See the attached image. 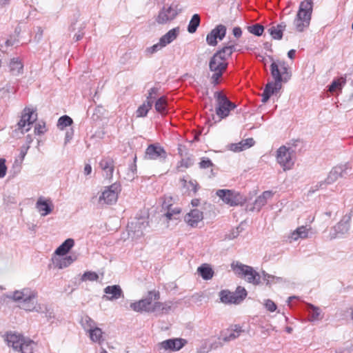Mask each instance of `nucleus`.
<instances>
[{"label": "nucleus", "instance_id": "obj_1", "mask_svg": "<svg viewBox=\"0 0 353 353\" xmlns=\"http://www.w3.org/2000/svg\"><path fill=\"white\" fill-rule=\"evenodd\" d=\"M272 61L270 72L274 81L266 84L261 94L262 103H266L272 94L277 93L282 88V83H287L292 77V71L289 65L283 60L270 57Z\"/></svg>", "mask_w": 353, "mask_h": 353}, {"label": "nucleus", "instance_id": "obj_2", "mask_svg": "<svg viewBox=\"0 0 353 353\" xmlns=\"http://www.w3.org/2000/svg\"><path fill=\"white\" fill-rule=\"evenodd\" d=\"M235 50V45L230 43L218 50L210 58L209 61V70L212 72L210 77L212 84L215 85L219 83L220 79L228 68V59Z\"/></svg>", "mask_w": 353, "mask_h": 353}, {"label": "nucleus", "instance_id": "obj_3", "mask_svg": "<svg viewBox=\"0 0 353 353\" xmlns=\"http://www.w3.org/2000/svg\"><path fill=\"white\" fill-rule=\"evenodd\" d=\"M312 12V1L305 0L300 3L299 11L294 20V25L298 32H303L309 26Z\"/></svg>", "mask_w": 353, "mask_h": 353}, {"label": "nucleus", "instance_id": "obj_4", "mask_svg": "<svg viewBox=\"0 0 353 353\" xmlns=\"http://www.w3.org/2000/svg\"><path fill=\"white\" fill-rule=\"evenodd\" d=\"M6 340L9 346L21 353H32L35 346L33 341L16 333L8 334Z\"/></svg>", "mask_w": 353, "mask_h": 353}, {"label": "nucleus", "instance_id": "obj_5", "mask_svg": "<svg viewBox=\"0 0 353 353\" xmlns=\"http://www.w3.org/2000/svg\"><path fill=\"white\" fill-rule=\"evenodd\" d=\"M232 268L236 274L244 276L248 283L255 285L261 283V276L252 267L236 262L232 263Z\"/></svg>", "mask_w": 353, "mask_h": 353}, {"label": "nucleus", "instance_id": "obj_6", "mask_svg": "<svg viewBox=\"0 0 353 353\" xmlns=\"http://www.w3.org/2000/svg\"><path fill=\"white\" fill-rule=\"evenodd\" d=\"M214 97L216 101V114L221 119L226 118L230 112L236 108V105L221 92H214Z\"/></svg>", "mask_w": 353, "mask_h": 353}, {"label": "nucleus", "instance_id": "obj_7", "mask_svg": "<svg viewBox=\"0 0 353 353\" xmlns=\"http://www.w3.org/2000/svg\"><path fill=\"white\" fill-rule=\"evenodd\" d=\"M347 164L334 167L329 172L325 180L320 181L315 186L312 187V190L311 191L314 192L319 189L325 188L326 185L334 183L339 178L343 177L347 174Z\"/></svg>", "mask_w": 353, "mask_h": 353}, {"label": "nucleus", "instance_id": "obj_8", "mask_svg": "<svg viewBox=\"0 0 353 353\" xmlns=\"http://www.w3.org/2000/svg\"><path fill=\"white\" fill-rule=\"evenodd\" d=\"M221 301L225 304H239L247 296L246 290L241 286H239L235 292H231L228 290H221L219 292Z\"/></svg>", "mask_w": 353, "mask_h": 353}, {"label": "nucleus", "instance_id": "obj_9", "mask_svg": "<svg viewBox=\"0 0 353 353\" xmlns=\"http://www.w3.org/2000/svg\"><path fill=\"white\" fill-rule=\"evenodd\" d=\"M294 150L285 145L281 146L276 151L277 163L284 171L291 170L294 164Z\"/></svg>", "mask_w": 353, "mask_h": 353}, {"label": "nucleus", "instance_id": "obj_10", "mask_svg": "<svg viewBox=\"0 0 353 353\" xmlns=\"http://www.w3.org/2000/svg\"><path fill=\"white\" fill-rule=\"evenodd\" d=\"M158 299H159V293L155 291H150L145 299L132 303L130 306L135 312H152V302Z\"/></svg>", "mask_w": 353, "mask_h": 353}, {"label": "nucleus", "instance_id": "obj_11", "mask_svg": "<svg viewBox=\"0 0 353 353\" xmlns=\"http://www.w3.org/2000/svg\"><path fill=\"white\" fill-rule=\"evenodd\" d=\"M120 192L121 185L118 183H115L106 187L99 198V203L100 205H111L117 201Z\"/></svg>", "mask_w": 353, "mask_h": 353}, {"label": "nucleus", "instance_id": "obj_12", "mask_svg": "<svg viewBox=\"0 0 353 353\" xmlns=\"http://www.w3.org/2000/svg\"><path fill=\"white\" fill-rule=\"evenodd\" d=\"M216 195L222 201L231 206L242 205L245 202V199L239 192L230 190H219Z\"/></svg>", "mask_w": 353, "mask_h": 353}, {"label": "nucleus", "instance_id": "obj_13", "mask_svg": "<svg viewBox=\"0 0 353 353\" xmlns=\"http://www.w3.org/2000/svg\"><path fill=\"white\" fill-rule=\"evenodd\" d=\"M37 115L34 111L30 108H25L23 111L21 119L17 123L18 129L22 133L30 130L31 125L37 120Z\"/></svg>", "mask_w": 353, "mask_h": 353}, {"label": "nucleus", "instance_id": "obj_14", "mask_svg": "<svg viewBox=\"0 0 353 353\" xmlns=\"http://www.w3.org/2000/svg\"><path fill=\"white\" fill-rule=\"evenodd\" d=\"M144 158L148 160H165L167 152L159 143L150 144L145 150Z\"/></svg>", "mask_w": 353, "mask_h": 353}, {"label": "nucleus", "instance_id": "obj_15", "mask_svg": "<svg viewBox=\"0 0 353 353\" xmlns=\"http://www.w3.org/2000/svg\"><path fill=\"white\" fill-rule=\"evenodd\" d=\"M351 219L350 214L344 215L341 220L332 228L333 232H330V238L335 239L339 235L347 233L350 227Z\"/></svg>", "mask_w": 353, "mask_h": 353}, {"label": "nucleus", "instance_id": "obj_16", "mask_svg": "<svg viewBox=\"0 0 353 353\" xmlns=\"http://www.w3.org/2000/svg\"><path fill=\"white\" fill-rule=\"evenodd\" d=\"M8 297L16 302H19L20 305L31 299H37V292L31 288H23L21 290L14 291Z\"/></svg>", "mask_w": 353, "mask_h": 353}, {"label": "nucleus", "instance_id": "obj_17", "mask_svg": "<svg viewBox=\"0 0 353 353\" xmlns=\"http://www.w3.org/2000/svg\"><path fill=\"white\" fill-rule=\"evenodd\" d=\"M176 15V10L172 6H169L168 8L163 7L156 18V21L159 24H165L172 21Z\"/></svg>", "mask_w": 353, "mask_h": 353}, {"label": "nucleus", "instance_id": "obj_18", "mask_svg": "<svg viewBox=\"0 0 353 353\" xmlns=\"http://www.w3.org/2000/svg\"><path fill=\"white\" fill-rule=\"evenodd\" d=\"M148 226V222L145 218L134 219L128 224V230L129 232L137 236L143 234V230Z\"/></svg>", "mask_w": 353, "mask_h": 353}, {"label": "nucleus", "instance_id": "obj_19", "mask_svg": "<svg viewBox=\"0 0 353 353\" xmlns=\"http://www.w3.org/2000/svg\"><path fill=\"white\" fill-rule=\"evenodd\" d=\"M186 343V341L183 339H172L162 341L159 344L160 349L170 351H178L181 350Z\"/></svg>", "mask_w": 353, "mask_h": 353}, {"label": "nucleus", "instance_id": "obj_20", "mask_svg": "<svg viewBox=\"0 0 353 353\" xmlns=\"http://www.w3.org/2000/svg\"><path fill=\"white\" fill-rule=\"evenodd\" d=\"M242 332L243 330L241 327L238 325H234L226 330H223L221 332L219 339L224 342H229L237 339Z\"/></svg>", "mask_w": 353, "mask_h": 353}, {"label": "nucleus", "instance_id": "obj_21", "mask_svg": "<svg viewBox=\"0 0 353 353\" xmlns=\"http://www.w3.org/2000/svg\"><path fill=\"white\" fill-rule=\"evenodd\" d=\"M36 208L40 214L45 216L52 212L54 205L50 199L46 200L43 197H40L36 203Z\"/></svg>", "mask_w": 353, "mask_h": 353}, {"label": "nucleus", "instance_id": "obj_22", "mask_svg": "<svg viewBox=\"0 0 353 353\" xmlns=\"http://www.w3.org/2000/svg\"><path fill=\"white\" fill-rule=\"evenodd\" d=\"M99 165L103 172V175L104 177L108 179H112L114 170L113 160L110 158H104L100 161Z\"/></svg>", "mask_w": 353, "mask_h": 353}, {"label": "nucleus", "instance_id": "obj_23", "mask_svg": "<svg viewBox=\"0 0 353 353\" xmlns=\"http://www.w3.org/2000/svg\"><path fill=\"white\" fill-rule=\"evenodd\" d=\"M203 212L198 209L191 210L185 216V221L191 227H196L203 219Z\"/></svg>", "mask_w": 353, "mask_h": 353}, {"label": "nucleus", "instance_id": "obj_24", "mask_svg": "<svg viewBox=\"0 0 353 353\" xmlns=\"http://www.w3.org/2000/svg\"><path fill=\"white\" fill-rule=\"evenodd\" d=\"M104 292L106 295L103 296V298L110 301L118 299L122 295L121 288L117 285L107 286L104 289Z\"/></svg>", "mask_w": 353, "mask_h": 353}, {"label": "nucleus", "instance_id": "obj_25", "mask_svg": "<svg viewBox=\"0 0 353 353\" xmlns=\"http://www.w3.org/2000/svg\"><path fill=\"white\" fill-rule=\"evenodd\" d=\"M180 32L179 27L174 28L170 30L167 33L163 35L160 39L159 41L164 46V48L172 41L176 39Z\"/></svg>", "mask_w": 353, "mask_h": 353}, {"label": "nucleus", "instance_id": "obj_26", "mask_svg": "<svg viewBox=\"0 0 353 353\" xmlns=\"http://www.w3.org/2000/svg\"><path fill=\"white\" fill-rule=\"evenodd\" d=\"M273 196L272 191H265L260 196H259L254 202L253 210L259 211L263 207L268 200L271 199Z\"/></svg>", "mask_w": 353, "mask_h": 353}, {"label": "nucleus", "instance_id": "obj_27", "mask_svg": "<svg viewBox=\"0 0 353 353\" xmlns=\"http://www.w3.org/2000/svg\"><path fill=\"white\" fill-rule=\"evenodd\" d=\"M19 307L27 312H43V307L36 301V299L27 300L21 304Z\"/></svg>", "mask_w": 353, "mask_h": 353}, {"label": "nucleus", "instance_id": "obj_28", "mask_svg": "<svg viewBox=\"0 0 353 353\" xmlns=\"http://www.w3.org/2000/svg\"><path fill=\"white\" fill-rule=\"evenodd\" d=\"M254 143L252 138H248L239 143L231 144L230 149L233 152H238L250 148L254 145Z\"/></svg>", "mask_w": 353, "mask_h": 353}, {"label": "nucleus", "instance_id": "obj_29", "mask_svg": "<svg viewBox=\"0 0 353 353\" xmlns=\"http://www.w3.org/2000/svg\"><path fill=\"white\" fill-rule=\"evenodd\" d=\"M172 303L171 301L167 302H155L152 305V312L159 314H168L172 310Z\"/></svg>", "mask_w": 353, "mask_h": 353}, {"label": "nucleus", "instance_id": "obj_30", "mask_svg": "<svg viewBox=\"0 0 353 353\" xmlns=\"http://www.w3.org/2000/svg\"><path fill=\"white\" fill-rule=\"evenodd\" d=\"M286 28V24L283 22L276 26H272L268 29V32L274 39L280 40L283 37V32Z\"/></svg>", "mask_w": 353, "mask_h": 353}, {"label": "nucleus", "instance_id": "obj_31", "mask_svg": "<svg viewBox=\"0 0 353 353\" xmlns=\"http://www.w3.org/2000/svg\"><path fill=\"white\" fill-rule=\"evenodd\" d=\"M90 340L93 343L101 344L104 341L103 332L97 326L88 332Z\"/></svg>", "mask_w": 353, "mask_h": 353}, {"label": "nucleus", "instance_id": "obj_32", "mask_svg": "<svg viewBox=\"0 0 353 353\" xmlns=\"http://www.w3.org/2000/svg\"><path fill=\"white\" fill-rule=\"evenodd\" d=\"M74 245V240L72 239H68L57 248L55 254L59 256H63L70 251Z\"/></svg>", "mask_w": 353, "mask_h": 353}, {"label": "nucleus", "instance_id": "obj_33", "mask_svg": "<svg viewBox=\"0 0 353 353\" xmlns=\"http://www.w3.org/2000/svg\"><path fill=\"white\" fill-rule=\"evenodd\" d=\"M76 260L75 256H66L65 257L56 259L54 261V265L59 269H63L68 267L72 263Z\"/></svg>", "mask_w": 353, "mask_h": 353}, {"label": "nucleus", "instance_id": "obj_34", "mask_svg": "<svg viewBox=\"0 0 353 353\" xmlns=\"http://www.w3.org/2000/svg\"><path fill=\"white\" fill-rule=\"evenodd\" d=\"M308 236V230L305 226H300L294 230L290 235L289 239L292 241H297L299 239H306Z\"/></svg>", "mask_w": 353, "mask_h": 353}, {"label": "nucleus", "instance_id": "obj_35", "mask_svg": "<svg viewBox=\"0 0 353 353\" xmlns=\"http://www.w3.org/2000/svg\"><path fill=\"white\" fill-rule=\"evenodd\" d=\"M197 271L201 276L205 280L212 279L214 274V271L208 264H203L201 266L198 268Z\"/></svg>", "mask_w": 353, "mask_h": 353}, {"label": "nucleus", "instance_id": "obj_36", "mask_svg": "<svg viewBox=\"0 0 353 353\" xmlns=\"http://www.w3.org/2000/svg\"><path fill=\"white\" fill-rule=\"evenodd\" d=\"M307 307L310 315V321H319L323 318L321 315V310L319 307H316L310 303L307 305Z\"/></svg>", "mask_w": 353, "mask_h": 353}, {"label": "nucleus", "instance_id": "obj_37", "mask_svg": "<svg viewBox=\"0 0 353 353\" xmlns=\"http://www.w3.org/2000/svg\"><path fill=\"white\" fill-rule=\"evenodd\" d=\"M81 324L86 333L97 327V323L88 316L82 317Z\"/></svg>", "mask_w": 353, "mask_h": 353}, {"label": "nucleus", "instance_id": "obj_38", "mask_svg": "<svg viewBox=\"0 0 353 353\" xmlns=\"http://www.w3.org/2000/svg\"><path fill=\"white\" fill-rule=\"evenodd\" d=\"M10 69L14 75H17L21 73L23 64L18 58H14L10 62Z\"/></svg>", "mask_w": 353, "mask_h": 353}, {"label": "nucleus", "instance_id": "obj_39", "mask_svg": "<svg viewBox=\"0 0 353 353\" xmlns=\"http://www.w3.org/2000/svg\"><path fill=\"white\" fill-rule=\"evenodd\" d=\"M200 16L198 14H194L192 17V19H190L189 24L188 26V32L191 34L194 33L200 24Z\"/></svg>", "mask_w": 353, "mask_h": 353}, {"label": "nucleus", "instance_id": "obj_40", "mask_svg": "<svg viewBox=\"0 0 353 353\" xmlns=\"http://www.w3.org/2000/svg\"><path fill=\"white\" fill-rule=\"evenodd\" d=\"M29 145H23L20 148V153L17 159H15L14 163V166H17L18 168V171L20 170L21 165L23 163V161L28 152L29 149Z\"/></svg>", "mask_w": 353, "mask_h": 353}, {"label": "nucleus", "instance_id": "obj_41", "mask_svg": "<svg viewBox=\"0 0 353 353\" xmlns=\"http://www.w3.org/2000/svg\"><path fill=\"white\" fill-rule=\"evenodd\" d=\"M346 83L345 77H341L337 79H334L330 85L329 91L332 92L336 90H341Z\"/></svg>", "mask_w": 353, "mask_h": 353}, {"label": "nucleus", "instance_id": "obj_42", "mask_svg": "<svg viewBox=\"0 0 353 353\" xmlns=\"http://www.w3.org/2000/svg\"><path fill=\"white\" fill-rule=\"evenodd\" d=\"M217 39L223 40L226 34V27L224 25L219 24L211 30Z\"/></svg>", "mask_w": 353, "mask_h": 353}, {"label": "nucleus", "instance_id": "obj_43", "mask_svg": "<svg viewBox=\"0 0 353 353\" xmlns=\"http://www.w3.org/2000/svg\"><path fill=\"white\" fill-rule=\"evenodd\" d=\"M155 110L159 113H164L167 107V101L165 97H161L158 99L155 103Z\"/></svg>", "mask_w": 353, "mask_h": 353}, {"label": "nucleus", "instance_id": "obj_44", "mask_svg": "<svg viewBox=\"0 0 353 353\" xmlns=\"http://www.w3.org/2000/svg\"><path fill=\"white\" fill-rule=\"evenodd\" d=\"M163 48H164V46L161 44V43L160 41H159L157 43H156L152 46L146 48L144 51V53H145V56L150 57L153 54L157 52L158 51L161 50Z\"/></svg>", "mask_w": 353, "mask_h": 353}, {"label": "nucleus", "instance_id": "obj_45", "mask_svg": "<svg viewBox=\"0 0 353 353\" xmlns=\"http://www.w3.org/2000/svg\"><path fill=\"white\" fill-rule=\"evenodd\" d=\"M72 123V119L70 117L64 115L59 119L57 126L63 130L64 128L71 125Z\"/></svg>", "mask_w": 353, "mask_h": 353}, {"label": "nucleus", "instance_id": "obj_46", "mask_svg": "<svg viewBox=\"0 0 353 353\" xmlns=\"http://www.w3.org/2000/svg\"><path fill=\"white\" fill-rule=\"evenodd\" d=\"M152 105L145 101L142 104L137 110V116L138 117H145L149 111L151 109Z\"/></svg>", "mask_w": 353, "mask_h": 353}, {"label": "nucleus", "instance_id": "obj_47", "mask_svg": "<svg viewBox=\"0 0 353 353\" xmlns=\"http://www.w3.org/2000/svg\"><path fill=\"white\" fill-rule=\"evenodd\" d=\"M137 176V165L135 163H131L128 169V172L125 179L127 181H132Z\"/></svg>", "mask_w": 353, "mask_h": 353}, {"label": "nucleus", "instance_id": "obj_48", "mask_svg": "<svg viewBox=\"0 0 353 353\" xmlns=\"http://www.w3.org/2000/svg\"><path fill=\"white\" fill-rule=\"evenodd\" d=\"M99 279V275L95 272L87 271L81 276V280L82 281H95Z\"/></svg>", "mask_w": 353, "mask_h": 353}, {"label": "nucleus", "instance_id": "obj_49", "mask_svg": "<svg viewBox=\"0 0 353 353\" xmlns=\"http://www.w3.org/2000/svg\"><path fill=\"white\" fill-rule=\"evenodd\" d=\"M248 30L249 32L256 36H261L263 32L264 28L262 25L256 23L253 26H248Z\"/></svg>", "mask_w": 353, "mask_h": 353}, {"label": "nucleus", "instance_id": "obj_50", "mask_svg": "<svg viewBox=\"0 0 353 353\" xmlns=\"http://www.w3.org/2000/svg\"><path fill=\"white\" fill-rule=\"evenodd\" d=\"M159 88L157 87H153L148 90V94L147 96L146 101L148 103L150 104H153L154 101L156 99L158 95Z\"/></svg>", "mask_w": 353, "mask_h": 353}, {"label": "nucleus", "instance_id": "obj_51", "mask_svg": "<svg viewBox=\"0 0 353 353\" xmlns=\"http://www.w3.org/2000/svg\"><path fill=\"white\" fill-rule=\"evenodd\" d=\"M262 276L263 281L265 282L267 285H270L272 283L275 282V281H279L281 280L280 277H276L272 275H270L265 272V271L262 272Z\"/></svg>", "mask_w": 353, "mask_h": 353}, {"label": "nucleus", "instance_id": "obj_52", "mask_svg": "<svg viewBox=\"0 0 353 353\" xmlns=\"http://www.w3.org/2000/svg\"><path fill=\"white\" fill-rule=\"evenodd\" d=\"M181 181L183 183V186L194 193L196 192L199 185L196 181H189L187 182L185 179H183Z\"/></svg>", "mask_w": 353, "mask_h": 353}, {"label": "nucleus", "instance_id": "obj_53", "mask_svg": "<svg viewBox=\"0 0 353 353\" xmlns=\"http://www.w3.org/2000/svg\"><path fill=\"white\" fill-rule=\"evenodd\" d=\"M193 165V161L190 158L182 159L177 164V169L181 170L180 168H188Z\"/></svg>", "mask_w": 353, "mask_h": 353}, {"label": "nucleus", "instance_id": "obj_54", "mask_svg": "<svg viewBox=\"0 0 353 353\" xmlns=\"http://www.w3.org/2000/svg\"><path fill=\"white\" fill-rule=\"evenodd\" d=\"M199 165L201 169H208L212 168L214 164L209 158L202 157L201 159V161L199 163Z\"/></svg>", "mask_w": 353, "mask_h": 353}, {"label": "nucleus", "instance_id": "obj_55", "mask_svg": "<svg viewBox=\"0 0 353 353\" xmlns=\"http://www.w3.org/2000/svg\"><path fill=\"white\" fill-rule=\"evenodd\" d=\"M46 131V123L44 122H39L36 123L34 127V133L37 134H43Z\"/></svg>", "mask_w": 353, "mask_h": 353}, {"label": "nucleus", "instance_id": "obj_56", "mask_svg": "<svg viewBox=\"0 0 353 353\" xmlns=\"http://www.w3.org/2000/svg\"><path fill=\"white\" fill-rule=\"evenodd\" d=\"M206 41L208 45L212 46H215L217 45V38L216 36L212 34V32L210 31V33L208 34L206 37Z\"/></svg>", "mask_w": 353, "mask_h": 353}, {"label": "nucleus", "instance_id": "obj_57", "mask_svg": "<svg viewBox=\"0 0 353 353\" xmlns=\"http://www.w3.org/2000/svg\"><path fill=\"white\" fill-rule=\"evenodd\" d=\"M265 307L268 311L271 312H274L277 307L276 304L270 299L265 300Z\"/></svg>", "mask_w": 353, "mask_h": 353}, {"label": "nucleus", "instance_id": "obj_58", "mask_svg": "<svg viewBox=\"0 0 353 353\" xmlns=\"http://www.w3.org/2000/svg\"><path fill=\"white\" fill-rule=\"evenodd\" d=\"M6 159H0V178H3L6 176Z\"/></svg>", "mask_w": 353, "mask_h": 353}, {"label": "nucleus", "instance_id": "obj_59", "mask_svg": "<svg viewBox=\"0 0 353 353\" xmlns=\"http://www.w3.org/2000/svg\"><path fill=\"white\" fill-rule=\"evenodd\" d=\"M165 217L166 218V221L168 223L171 220H178L179 217L173 216V214L171 213V205H169L168 208V211L165 214Z\"/></svg>", "mask_w": 353, "mask_h": 353}, {"label": "nucleus", "instance_id": "obj_60", "mask_svg": "<svg viewBox=\"0 0 353 353\" xmlns=\"http://www.w3.org/2000/svg\"><path fill=\"white\" fill-rule=\"evenodd\" d=\"M233 34L235 37L239 38L242 34V30L239 27H235L232 30Z\"/></svg>", "mask_w": 353, "mask_h": 353}, {"label": "nucleus", "instance_id": "obj_61", "mask_svg": "<svg viewBox=\"0 0 353 353\" xmlns=\"http://www.w3.org/2000/svg\"><path fill=\"white\" fill-rule=\"evenodd\" d=\"M72 136L73 132L72 130L70 132L68 131L65 134V143H67L68 142H69L72 139Z\"/></svg>", "mask_w": 353, "mask_h": 353}, {"label": "nucleus", "instance_id": "obj_62", "mask_svg": "<svg viewBox=\"0 0 353 353\" xmlns=\"http://www.w3.org/2000/svg\"><path fill=\"white\" fill-rule=\"evenodd\" d=\"M84 174L85 175H89L92 172V167L90 164H86L84 167Z\"/></svg>", "mask_w": 353, "mask_h": 353}, {"label": "nucleus", "instance_id": "obj_63", "mask_svg": "<svg viewBox=\"0 0 353 353\" xmlns=\"http://www.w3.org/2000/svg\"><path fill=\"white\" fill-rule=\"evenodd\" d=\"M180 212H181V210L179 208H172L171 207V213L173 214V216L178 217Z\"/></svg>", "mask_w": 353, "mask_h": 353}, {"label": "nucleus", "instance_id": "obj_64", "mask_svg": "<svg viewBox=\"0 0 353 353\" xmlns=\"http://www.w3.org/2000/svg\"><path fill=\"white\" fill-rule=\"evenodd\" d=\"M295 53H296V50H290L288 52V57L292 59L294 58V56H295Z\"/></svg>", "mask_w": 353, "mask_h": 353}]
</instances>
